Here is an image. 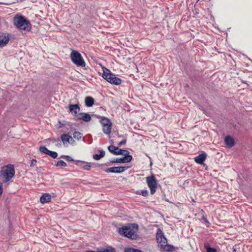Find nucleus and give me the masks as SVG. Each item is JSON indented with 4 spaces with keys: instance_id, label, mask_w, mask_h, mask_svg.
<instances>
[{
    "instance_id": "nucleus-1",
    "label": "nucleus",
    "mask_w": 252,
    "mask_h": 252,
    "mask_svg": "<svg viewBox=\"0 0 252 252\" xmlns=\"http://www.w3.org/2000/svg\"><path fill=\"white\" fill-rule=\"evenodd\" d=\"M138 224L136 223H132L128 226L120 228L119 233L125 237L134 240L137 238L136 232L138 231Z\"/></svg>"
},
{
    "instance_id": "nucleus-2",
    "label": "nucleus",
    "mask_w": 252,
    "mask_h": 252,
    "mask_svg": "<svg viewBox=\"0 0 252 252\" xmlns=\"http://www.w3.org/2000/svg\"><path fill=\"white\" fill-rule=\"evenodd\" d=\"M13 24L19 30L29 32L32 28L30 21L22 15H16L13 18Z\"/></svg>"
},
{
    "instance_id": "nucleus-3",
    "label": "nucleus",
    "mask_w": 252,
    "mask_h": 252,
    "mask_svg": "<svg viewBox=\"0 0 252 252\" xmlns=\"http://www.w3.org/2000/svg\"><path fill=\"white\" fill-rule=\"evenodd\" d=\"M103 73L102 77L109 83L118 85L121 84L122 80L111 72V71L105 67H102Z\"/></svg>"
},
{
    "instance_id": "nucleus-4",
    "label": "nucleus",
    "mask_w": 252,
    "mask_h": 252,
    "mask_svg": "<svg viewBox=\"0 0 252 252\" xmlns=\"http://www.w3.org/2000/svg\"><path fill=\"white\" fill-rule=\"evenodd\" d=\"M14 166L12 164H8L2 167L0 171V176L4 179L6 182L9 181L15 175Z\"/></svg>"
},
{
    "instance_id": "nucleus-5",
    "label": "nucleus",
    "mask_w": 252,
    "mask_h": 252,
    "mask_svg": "<svg viewBox=\"0 0 252 252\" xmlns=\"http://www.w3.org/2000/svg\"><path fill=\"white\" fill-rule=\"evenodd\" d=\"M72 62L78 66L85 67L86 65L81 54L77 51L72 50L70 54Z\"/></svg>"
},
{
    "instance_id": "nucleus-6",
    "label": "nucleus",
    "mask_w": 252,
    "mask_h": 252,
    "mask_svg": "<svg viewBox=\"0 0 252 252\" xmlns=\"http://www.w3.org/2000/svg\"><path fill=\"white\" fill-rule=\"evenodd\" d=\"M146 179L147 185L150 189V193L151 194H154L156 191L158 185L155 176L152 174L151 176L147 177Z\"/></svg>"
},
{
    "instance_id": "nucleus-7",
    "label": "nucleus",
    "mask_w": 252,
    "mask_h": 252,
    "mask_svg": "<svg viewBox=\"0 0 252 252\" xmlns=\"http://www.w3.org/2000/svg\"><path fill=\"white\" fill-rule=\"evenodd\" d=\"M128 168V166L112 167L106 169L105 171L107 173H121L124 172Z\"/></svg>"
},
{
    "instance_id": "nucleus-8",
    "label": "nucleus",
    "mask_w": 252,
    "mask_h": 252,
    "mask_svg": "<svg viewBox=\"0 0 252 252\" xmlns=\"http://www.w3.org/2000/svg\"><path fill=\"white\" fill-rule=\"evenodd\" d=\"M132 159V157L130 155H128L127 154H126L125 156L123 158H117L116 159H114L111 160L112 162L115 163H126L130 162Z\"/></svg>"
},
{
    "instance_id": "nucleus-9",
    "label": "nucleus",
    "mask_w": 252,
    "mask_h": 252,
    "mask_svg": "<svg viewBox=\"0 0 252 252\" xmlns=\"http://www.w3.org/2000/svg\"><path fill=\"white\" fill-rule=\"evenodd\" d=\"M156 238L157 242L161 244H165L167 243L166 238L165 237L162 230L160 228H158L156 233Z\"/></svg>"
},
{
    "instance_id": "nucleus-10",
    "label": "nucleus",
    "mask_w": 252,
    "mask_h": 252,
    "mask_svg": "<svg viewBox=\"0 0 252 252\" xmlns=\"http://www.w3.org/2000/svg\"><path fill=\"white\" fill-rule=\"evenodd\" d=\"M76 118L78 120H83L86 122H88L91 120L90 115L87 113H79L76 115Z\"/></svg>"
},
{
    "instance_id": "nucleus-11",
    "label": "nucleus",
    "mask_w": 252,
    "mask_h": 252,
    "mask_svg": "<svg viewBox=\"0 0 252 252\" xmlns=\"http://www.w3.org/2000/svg\"><path fill=\"white\" fill-rule=\"evenodd\" d=\"M207 155L205 153H201L194 158L195 161L200 164L204 165V161L206 159Z\"/></svg>"
},
{
    "instance_id": "nucleus-12",
    "label": "nucleus",
    "mask_w": 252,
    "mask_h": 252,
    "mask_svg": "<svg viewBox=\"0 0 252 252\" xmlns=\"http://www.w3.org/2000/svg\"><path fill=\"white\" fill-rule=\"evenodd\" d=\"M9 41L8 35L2 34L0 35V48L5 46Z\"/></svg>"
},
{
    "instance_id": "nucleus-13",
    "label": "nucleus",
    "mask_w": 252,
    "mask_h": 252,
    "mask_svg": "<svg viewBox=\"0 0 252 252\" xmlns=\"http://www.w3.org/2000/svg\"><path fill=\"white\" fill-rule=\"evenodd\" d=\"M68 108L71 113H74V116L76 117V115H78V112L80 111V108L78 104H69L68 105Z\"/></svg>"
},
{
    "instance_id": "nucleus-14",
    "label": "nucleus",
    "mask_w": 252,
    "mask_h": 252,
    "mask_svg": "<svg viewBox=\"0 0 252 252\" xmlns=\"http://www.w3.org/2000/svg\"><path fill=\"white\" fill-rule=\"evenodd\" d=\"M224 142L226 145L229 147H232L234 145V139L229 135H227L224 138Z\"/></svg>"
},
{
    "instance_id": "nucleus-15",
    "label": "nucleus",
    "mask_w": 252,
    "mask_h": 252,
    "mask_svg": "<svg viewBox=\"0 0 252 252\" xmlns=\"http://www.w3.org/2000/svg\"><path fill=\"white\" fill-rule=\"evenodd\" d=\"M51 200V196L48 193H44L40 198V201L41 203L49 202Z\"/></svg>"
},
{
    "instance_id": "nucleus-16",
    "label": "nucleus",
    "mask_w": 252,
    "mask_h": 252,
    "mask_svg": "<svg viewBox=\"0 0 252 252\" xmlns=\"http://www.w3.org/2000/svg\"><path fill=\"white\" fill-rule=\"evenodd\" d=\"M161 248L167 252H172L175 250V248L171 245H168L167 243L165 244H161Z\"/></svg>"
},
{
    "instance_id": "nucleus-17",
    "label": "nucleus",
    "mask_w": 252,
    "mask_h": 252,
    "mask_svg": "<svg viewBox=\"0 0 252 252\" xmlns=\"http://www.w3.org/2000/svg\"><path fill=\"white\" fill-rule=\"evenodd\" d=\"M94 100L92 96H87L85 99V105L87 107H90L94 104Z\"/></svg>"
},
{
    "instance_id": "nucleus-18",
    "label": "nucleus",
    "mask_w": 252,
    "mask_h": 252,
    "mask_svg": "<svg viewBox=\"0 0 252 252\" xmlns=\"http://www.w3.org/2000/svg\"><path fill=\"white\" fill-rule=\"evenodd\" d=\"M61 139L63 144L69 143L70 142V140H72V137L68 134H63L61 136Z\"/></svg>"
},
{
    "instance_id": "nucleus-19",
    "label": "nucleus",
    "mask_w": 252,
    "mask_h": 252,
    "mask_svg": "<svg viewBox=\"0 0 252 252\" xmlns=\"http://www.w3.org/2000/svg\"><path fill=\"white\" fill-rule=\"evenodd\" d=\"M98 118H100V122L102 126L112 124L110 120L106 117L99 116Z\"/></svg>"
},
{
    "instance_id": "nucleus-20",
    "label": "nucleus",
    "mask_w": 252,
    "mask_h": 252,
    "mask_svg": "<svg viewBox=\"0 0 252 252\" xmlns=\"http://www.w3.org/2000/svg\"><path fill=\"white\" fill-rule=\"evenodd\" d=\"M99 152L100 153L99 154H96L93 155V158L94 159L98 160L105 156V152L103 150H100L99 151Z\"/></svg>"
},
{
    "instance_id": "nucleus-21",
    "label": "nucleus",
    "mask_w": 252,
    "mask_h": 252,
    "mask_svg": "<svg viewBox=\"0 0 252 252\" xmlns=\"http://www.w3.org/2000/svg\"><path fill=\"white\" fill-rule=\"evenodd\" d=\"M112 124H109V125H107L103 126V131L106 134H109L111 133V126Z\"/></svg>"
},
{
    "instance_id": "nucleus-22",
    "label": "nucleus",
    "mask_w": 252,
    "mask_h": 252,
    "mask_svg": "<svg viewBox=\"0 0 252 252\" xmlns=\"http://www.w3.org/2000/svg\"><path fill=\"white\" fill-rule=\"evenodd\" d=\"M80 162L83 163V164H84L83 166H82V169H83L85 170H87V171H89L91 169V168L92 167L91 162H88L85 161H80Z\"/></svg>"
},
{
    "instance_id": "nucleus-23",
    "label": "nucleus",
    "mask_w": 252,
    "mask_h": 252,
    "mask_svg": "<svg viewBox=\"0 0 252 252\" xmlns=\"http://www.w3.org/2000/svg\"><path fill=\"white\" fill-rule=\"evenodd\" d=\"M109 151L114 155H116L117 152L119 150V147H116L114 145H110L108 147Z\"/></svg>"
},
{
    "instance_id": "nucleus-24",
    "label": "nucleus",
    "mask_w": 252,
    "mask_h": 252,
    "mask_svg": "<svg viewBox=\"0 0 252 252\" xmlns=\"http://www.w3.org/2000/svg\"><path fill=\"white\" fill-rule=\"evenodd\" d=\"M135 193L137 195H141L144 197H146L148 195V191L146 189L136 190Z\"/></svg>"
},
{
    "instance_id": "nucleus-25",
    "label": "nucleus",
    "mask_w": 252,
    "mask_h": 252,
    "mask_svg": "<svg viewBox=\"0 0 252 252\" xmlns=\"http://www.w3.org/2000/svg\"><path fill=\"white\" fill-rule=\"evenodd\" d=\"M100 252H116L115 248L107 246L105 248H102Z\"/></svg>"
},
{
    "instance_id": "nucleus-26",
    "label": "nucleus",
    "mask_w": 252,
    "mask_h": 252,
    "mask_svg": "<svg viewBox=\"0 0 252 252\" xmlns=\"http://www.w3.org/2000/svg\"><path fill=\"white\" fill-rule=\"evenodd\" d=\"M126 154H127L130 155V153L129 151L126 150H123L119 148V150L117 152L116 155H123L125 156Z\"/></svg>"
},
{
    "instance_id": "nucleus-27",
    "label": "nucleus",
    "mask_w": 252,
    "mask_h": 252,
    "mask_svg": "<svg viewBox=\"0 0 252 252\" xmlns=\"http://www.w3.org/2000/svg\"><path fill=\"white\" fill-rule=\"evenodd\" d=\"M124 252H143L140 250L132 248H126L124 250Z\"/></svg>"
},
{
    "instance_id": "nucleus-28",
    "label": "nucleus",
    "mask_w": 252,
    "mask_h": 252,
    "mask_svg": "<svg viewBox=\"0 0 252 252\" xmlns=\"http://www.w3.org/2000/svg\"><path fill=\"white\" fill-rule=\"evenodd\" d=\"M39 151L40 153L47 155V153H49L50 150H49L45 146H42L39 147Z\"/></svg>"
},
{
    "instance_id": "nucleus-29",
    "label": "nucleus",
    "mask_w": 252,
    "mask_h": 252,
    "mask_svg": "<svg viewBox=\"0 0 252 252\" xmlns=\"http://www.w3.org/2000/svg\"><path fill=\"white\" fill-rule=\"evenodd\" d=\"M205 248L206 249L207 252H217L216 249L211 248L209 244L205 245Z\"/></svg>"
},
{
    "instance_id": "nucleus-30",
    "label": "nucleus",
    "mask_w": 252,
    "mask_h": 252,
    "mask_svg": "<svg viewBox=\"0 0 252 252\" xmlns=\"http://www.w3.org/2000/svg\"><path fill=\"white\" fill-rule=\"evenodd\" d=\"M73 137L74 138H75L77 140H80L81 139V138L82 137V134L80 132L75 131L73 133Z\"/></svg>"
},
{
    "instance_id": "nucleus-31",
    "label": "nucleus",
    "mask_w": 252,
    "mask_h": 252,
    "mask_svg": "<svg viewBox=\"0 0 252 252\" xmlns=\"http://www.w3.org/2000/svg\"><path fill=\"white\" fill-rule=\"evenodd\" d=\"M47 155L53 158H56L58 157V153L56 152L49 151V153H47Z\"/></svg>"
},
{
    "instance_id": "nucleus-32",
    "label": "nucleus",
    "mask_w": 252,
    "mask_h": 252,
    "mask_svg": "<svg viewBox=\"0 0 252 252\" xmlns=\"http://www.w3.org/2000/svg\"><path fill=\"white\" fill-rule=\"evenodd\" d=\"M56 166H63V167H65L67 166L66 163L63 160H59L57 163L56 164Z\"/></svg>"
},
{
    "instance_id": "nucleus-33",
    "label": "nucleus",
    "mask_w": 252,
    "mask_h": 252,
    "mask_svg": "<svg viewBox=\"0 0 252 252\" xmlns=\"http://www.w3.org/2000/svg\"><path fill=\"white\" fill-rule=\"evenodd\" d=\"M81 161V160H75V164L76 165H77V166H78L80 167H81V168H82V166H83V165H84V164H83V163H81V162H80V161Z\"/></svg>"
},
{
    "instance_id": "nucleus-34",
    "label": "nucleus",
    "mask_w": 252,
    "mask_h": 252,
    "mask_svg": "<svg viewBox=\"0 0 252 252\" xmlns=\"http://www.w3.org/2000/svg\"><path fill=\"white\" fill-rule=\"evenodd\" d=\"M36 163H37V160L36 159H32L31 160L30 166L32 167H33L36 165Z\"/></svg>"
},
{
    "instance_id": "nucleus-35",
    "label": "nucleus",
    "mask_w": 252,
    "mask_h": 252,
    "mask_svg": "<svg viewBox=\"0 0 252 252\" xmlns=\"http://www.w3.org/2000/svg\"><path fill=\"white\" fill-rule=\"evenodd\" d=\"M67 161H74L75 162V160L73 159L70 156H66V158Z\"/></svg>"
},
{
    "instance_id": "nucleus-36",
    "label": "nucleus",
    "mask_w": 252,
    "mask_h": 252,
    "mask_svg": "<svg viewBox=\"0 0 252 252\" xmlns=\"http://www.w3.org/2000/svg\"><path fill=\"white\" fill-rule=\"evenodd\" d=\"M126 139L123 140L120 142H119L118 144V147H121L122 145H124L126 143Z\"/></svg>"
},
{
    "instance_id": "nucleus-37",
    "label": "nucleus",
    "mask_w": 252,
    "mask_h": 252,
    "mask_svg": "<svg viewBox=\"0 0 252 252\" xmlns=\"http://www.w3.org/2000/svg\"><path fill=\"white\" fill-rule=\"evenodd\" d=\"M202 220H203L206 223L210 224V222L208 221L206 218H205V217H202Z\"/></svg>"
},
{
    "instance_id": "nucleus-38",
    "label": "nucleus",
    "mask_w": 252,
    "mask_h": 252,
    "mask_svg": "<svg viewBox=\"0 0 252 252\" xmlns=\"http://www.w3.org/2000/svg\"><path fill=\"white\" fill-rule=\"evenodd\" d=\"M114 163L115 162H112L111 160H110L109 162L105 163L104 165L108 166L111 165L112 164Z\"/></svg>"
},
{
    "instance_id": "nucleus-39",
    "label": "nucleus",
    "mask_w": 252,
    "mask_h": 252,
    "mask_svg": "<svg viewBox=\"0 0 252 252\" xmlns=\"http://www.w3.org/2000/svg\"><path fill=\"white\" fill-rule=\"evenodd\" d=\"M91 165H92V167H97L98 166H99L100 164H95L94 163H91Z\"/></svg>"
},
{
    "instance_id": "nucleus-40",
    "label": "nucleus",
    "mask_w": 252,
    "mask_h": 252,
    "mask_svg": "<svg viewBox=\"0 0 252 252\" xmlns=\"http://www.w3.org/2000/svg\"><path fill=\"white\" fill-rule=\"evenodd\" d=\"M84 252H100V251H99V252H95V251H92V250H88V251H85Z\"/></svg>"
},
{
    "instance_id": "nucleus-41",
    "label": "nucleus",
    "mask_w": 252,
    "mask_h": 252,
    "mask_svg": "<svg viewBox=\"0 0 252 252\" xmlns=\"http://www.w3.org/2000/svg\"><path fill=\"white\" fill-rule=\"evenodd\" d=\"M67 155H62L61 157H60V158H64L65 159L66 158V157Z\"/></svg>"
},
{
    "instance_id": "nucleus-42",
    "label": "nucleus",
    "mask_w": 252,
    "mask_h": 252,
    "mask_svg": "<svg viewBox=\"0 0 252 252\" xmlns=\"http://www.w3.org/2000/svg\"><path fill=\"white\" fill-rule=\"evenodd\" d=\"M70 142L69 143H70V144H72L75 142L74 140L72 138V140H70Z\"/></svg>"
},
{
    "instance_id": "nucleus-43",
    "label": "nucleus",
    "mask_w": 252,
    "mask_h": 252,
    "mask_svg": "<svg viewBox=\"0 0 252 252\" xmlns=\"http://www.w3.org/2000/svg\"><path fill=\"white\" fill-rule=\"evenodd\" d=\"M232 252H236V250L234 248H232Z\"/></svg>"
},
{
    "instance_id": "nucleus-44",
    "label": "nucleus",
    "mask_w": 252,
    "mask_h": 252,
    "mask_svg": "<svg viewBox=\"0 0 252 252\" xmlns=\"http://www.w3.org/2000/svg\"><path fill=\"white\" fill-rule=\"evenodd\" d=\"M165 200L167 202H169V200L167 199H165Z\"/></svg>"
},
{
    "instance_id": "nucleus-45",
    "label": "nucleus",
    "mask_w": 252,
    "mask_h": 252,
    "mask_svg": "<svg viewBox=\"0 0 252 252\" xmlns=\"http://www.w3.org/2000/svg\"><path fill=\"white\" fill-rule=\"evenodd\" d=\"M57 141H60V139H57Z\"/></svg>"
}]
</instances>
